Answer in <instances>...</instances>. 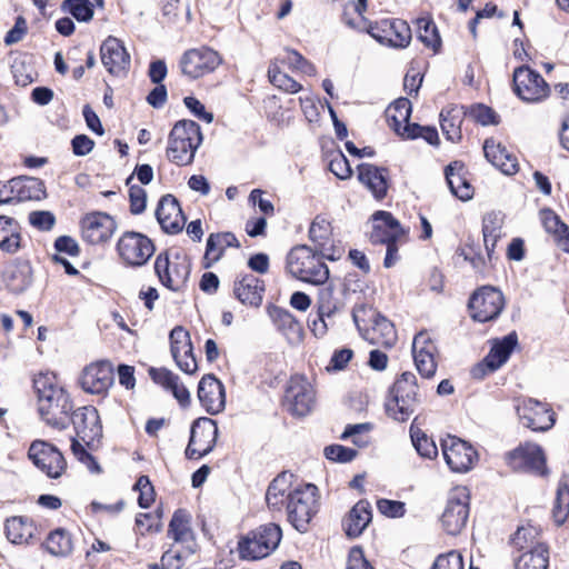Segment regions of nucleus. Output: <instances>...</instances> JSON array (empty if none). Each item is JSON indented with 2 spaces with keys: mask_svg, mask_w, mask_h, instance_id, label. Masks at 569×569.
<instances>
[{
  "mask_svg": "<svg viewBox=\"0 0 569 569\" xmlns=\"http://www.w3.org/2000/svg\"><path fill=\"white\" fill-rule=\"evenodd\" d=\"M38 395V410L42 420L57 429H66L72 402L69 395L58 385L53 373H40L33 380Z\"/></svg>",
  "mask_w": 569,
  "mask_h": 569,
  "instance_id": "obj_1",
  "label": "nucleus"
},
{
  "mask_svg": "<svg viewBox=\"0 0 569 569\" xmlns=\"http://www.w3.org/2000/svg\"><path fill=\"white\" fill-rule=\"evenodd\" d=\"M201 142L199 124L192 120H180L170 131L167 157L178 166L190 164Z\"/></svg>",
  "mask_w": 569,
  "mask_h": 569,
  "instance_id": "obj_2",
  "label": "nucleus"
},
{
  "mask_svg": "<svg viewBox=\"0 0 569 569\" xmlns=\"http://www.w3.org/2000/svg\"><path fill=\"white\" fill-rule=\"evenodd\" d=\"M322 256L308 246H297L287 257V269L295 278L312 284H323L329 278V269Z\"/></svg>",
  "mask_w": 569,
  "mask_h": 569,
  "instance_id": "obj_3",
  "label": "nucleus"
},
{
  "mask_svg": "<svg viewBox=\"0 0 569 569\" xmlns=\"http://www.w3.org/2000/svg\"><path fill=\"white\" fill-rule=\"evenodd\" d=\"M281 538L282 531L278 525H262L239 540V556L243 560L262 559L279 546Z\"/></svg>",
  "mask_w": 569,
  "mask_h": 569,
  "instance_id": "obj_4",
  "label": "nucleus"
},
{
  "mask_svg": "<svg viewBox=\"0 0 569 569\" xmlns=\"http://www.w3.org/2000/svg\"><path fill=\"white\" fill-rule=\"evenodd\" d=\"M391 400L387 402V412L398 421H406L415 412L420 399L415 373L405 371L391 388Z\"/></svg>",
  "mask_w": 569,
  "mask_h": 569,
  "instance_id": "obj_5",
  "label": "nucleus"
},
{
  "mask_svg": "<svg viewBox=\"0 0 569 569\" xmlns=\"http://www.w3.org/2000/svg\"><path fill=\"white\" fill-rule=\"evenodd\" d=\"M318 489L308 483L297 487L288 496L287 516L290 525L299 532H307L311 519L318 511Z\"/></svg>",
  "mask_w": 569,
  "mask_h": 569,
  "instance_id": "obj_6",
  "label": "nucleus"
},
{
  "mask_svg": "<svg viewBox=\"0 0 569 569\" xmlns=\"http://www.w3.org/2000/svg\"><path fill=\"white\" fill-rule=\"evenodd\" d=\"M359 28L385 46L406 48L411 41V29L406 21L400 19H382L376 22L362 19V26Z\"/></svg>",
  "mask_w": 569,
  "mask_h": 569,
  "instance_id": "obj_7",
  "label": "nucleus"
},
{
  "mask_svg": "<svg viewBox=\"0 0 569 569\" xmlns=\"http://www.w3.org/2000/svg\"><path fill=\"white\" fill-rule=\"evenodd\" d=\"M515 409L520 423L532 431L545 432L556 423V413L547 402L533 398H519Z\"/></svg>",
  "mask_w": 569,
  "mask_h": 569,
  "instance_id": "obj_8",
  "label": "nucleus"
},
{
  "mask_svg": "<svg viewBox=\"0 0 569 569\" xmlns=\"http://www.w3.org/2000/svg\"><path fill=\"white\" fill-rule=\"evenodd\" d=\"M316 405V391L311 381L303 375H293L288 381L283 406L293 416L305 417Z\"/></svg>",
  "mask_w": 569,
  "mask_h": 569,
  "instance_id": "obj_9",
  "label": "nucleus"
},
{
  "mask_svg": "<svg viewBox=\"0 0 569 569\" xmlns=\"http://www.w3.org/2000/svg\"><path fill=\"white\" fill-rule=\"evenodd\" d=\"M117 252L126 266H144L154 253V244L146 234L126 231L117 242Z\"/></svg>",
  "mask_w": 569,
  "mask_h": 569,
  "instance_id": "obj_10",
  "label": "nucleus"
},
{
  "mask_svg": "<svg viewBox=\"0 0 569 569\" xmlns=\"http://www.w3.org/2000/svg\"><path fill=\"white\" fill-rule=\"evenodd\" d=\"M190 270V261L184 254L177 253L170 260L167 253H160L154 261V271L160 282L172 291H179L186 286Z\"/></svg>",
  "mask_w": 569,
  "mask_h": 569,
  "instance_id": "obj_11",
  "label": "nucleus"
},
{
  "mask_svg": "<svg viewBox=\"0 0 569 569\" xmlns=\"http://www.w3.org/2000/svg\"><path fill=\"white\" fill-rule=\"evenodd\" d=\"M221 63L220 53L209 47L187 50L180 59L182 73L191 79L212 73Z\"/></svg>",
  "mask_w": 569,
  "mask_h": 569,
  "instance_id": "obj_12",
  "label": "nucleus"
},
{
  "mask_svg": "<svg viewBox=\"0 0 569 569\" xmlns=\"http://www.w3.org/2000/svg\"><path fill=\"white\" fill-rule=\"evenodd\" d=\"M469 518V495L466 488L455 489L445 506L440 517L443 530L451 536L459 535Z\"/></svg>",
  "mask_w": 569,
  "mask_h": 569,
  "instance_id": "obj_13",
  "label": "nucleus"
},
{
  "mask_svg": "<svg viewBox=\"0 0 569 569\" xmlns=\"http://www.w3.org/2000/svg\"><path fill=\"white\" fill-rule=\"evenodd\" d=\"M505 307V298L500 290L483 286L473 292L469 300V309L473 320L487 322L496 319Z\"/></svg>",
  "mask_w": 569,
  "mask_h": 569,
  "instance_id": "obj_14",
  "label": "nucleus"
},
{
  "mask_svg": "<svg viewBox=\"0 0 569 569\" xmlns=\"http://www.w3.org/2000/svg\"><path fill=\"white\" fill-rule=\"evenodd\" d=\"M218 438L217 422L210 418L193 421L189 443L186 449L188 459H199L212 451Z\"/></svg>",
  "mask_w": 569,
  "mask_h": 569,
  "instance_id": "obj_15",
  "label": "nucleus"
},
{
  "mask_svg": "<svg viewBox=\"0 0 569 569\" xmlns=\"http://www.w3.org/2000/svg\"><path fill=\"white\" fill-rule=\"evenodd\" d=\"M513 88L516 94L526 102L542 101L550 93L549 84L541 74L527 66L515 69Z\"/></svg>",
  "mask_w": 569,
  "mask_h": 569,
  "instance_id": "obj_16",
  "label": "nucleus"
},
{
  "mask_svg": "<svg viewBox=\"0 0 569 569\" xmlns=\"http://www.w3.org/2000/svg\"><path fill=\"white\" fill-rule=\"evenodd\" d=\"M28 456L49 478L58 479L67 469V461L61 451L47 441L34 440Z\"/></svg>",
  "mask_w": 569,
  "mask_h": 569,
  "instance_id": "obj_17",
  "label": "nucleus"
},
{
  "mask_svg": "<svg viewBox=\"0 0 569 569\" xmlns=\"http://www.w3.org/2000/svg\"><path fill=\"white\" fill-rule=\"evenodd\" d=\"M442 455L453 472H467L478 461V452L467 441L448 436L441 441Z\"/></svg>",
  "mask_w": 569,
  "mask_h": 569,
  "instance_id": "obj_18",
  "label": "nucleus"
},
{
  "mask_svg": "<svg viewBox=\"0 0 569 569\" xmlns=\"http://www.w3.org/2000/svg\"><path fill=\"white\" fill-rule=\"evenodd\" d=\"M114 381L113 368L109 361H97L87 366L80 377L81 388L93 395L104 393Z\"/></svg>",
  "mask_w": 569,
  "mask_h": 569,
  "instance_id": "obj_19",
  "label": "nucleus"
},
{
  "mask_svg": "<svg viewBox=\"0 0 569 569\" xmlns=\"http://www.w3.org/2000/svg\"><path fill=\"white\" fill-rule=\"evenodd\" d=\"M117 229L113 218L104 212H91L81 220L82 238L88 243L99 244L108 241Z\"/></svg>",
  "mask_w": 569,
  "mask_h": 569,
  "instance_id": "obj_20",
  "label": "nucleus"
},
{
  "mask_svg": "<svg viewBox=\"0 0 569 569\" xmlns=\"http://www.w3.org/2000/svg\"><path fill=\"white\" fill-rule=\"evenodd\" d=\"M71 422L77 437L88 446L102 436L100 417L98 410L92 406H84L74 410Z\"/></svg>",
  "mask_w": 569,
  "mask_h": 569,
  "instance_id": "obj_21",
  "label": "nucleus"
},
{
  "mask_svg": "<svg viewBox=\"0 0 569 569\" xmlns=\"http://www.w3.org/2000/svg\"><path fill=\"white\" fill-rule=\"evenodd\" d=\"M508 465L518 471L541 472L545 468V455L536 443L520 445L507 456Z\"/></svg>",
  "mask_w": 569,
  "mask_h": 569,
  "instance_id": "obj_22",
  "label": "nucleus"
},
{
  "mask_svg": "<svg viewBox=\"0 0 569 569\" xmlns=\"http://www.w3.org/2000/svg\"><path fill=\"white\" fill-rule=\"evenodd\" d=\"M156 217L162 230L176 234L182 231L186 217L176 197L166 194L159 200Z\"/></svg>",
  "mask_w": 569,
  "mask_h": 569,
  "instance_id": "obj_23",
  "label": "nucleus"
},
{
  "mask_svg": "<svg viewBox=\"0 0 569 569\" xmlns=\"http://www.w3.org/2000/svg\"><path fill=\"white\" fill-rule=\"evenodd\" d=\"M198 398L210 415H218L224 409V387L213 375H206L201 378L198 386Z\"/></svg>",
  "mask_w": 569,
  "mask_h": 569,
  "instance_id": "obj_24",
  "label": "nucleus"
},
{
  "mask_svg": "<svg viewBox=\"0 0 569 569\" xmlns=\"http://www.w3.org/2000/svg\"><path fill=\"white\" fill-rule=\"evenodd\" d=\"M100 54L102 64L111 74L119 76L130 66L129 53L122 42L114 37H108L102 42Z\"/></svg>",
  "mask_w": 569,
  "mask_h": 569,
  "instance_id": "obj_25",
  "label": "nucleus"
},
{
  "mask_svg": "<svg viewBox=\"0 0 569 569\" xmlns=\"http://www.w3.org/2000/svg\"><path fill=\"white\" fill-rule=\"evenodd\" d=\"M405 230L399 221L388 211H377L372 216V230L370 241L373 244H385L392 240H399L405 236Z\"/></svg>",
  "mask_w": 569,
  "mask_h": 569,
  "instance_id": "obj_26",
  "label": "nucleus"
},
{
  "mask_svg": "<svg viewBox=\"0 0 569 569\" xmlns=\"http://www.w3.org/2000/svg\"><path fill=\"white\" fill-rule=\"evenodd\" d=\"M264 283L254 274L239 276L233 284L236 298L243 305L258 308L263 299Z\"/></svg>",
  "mask_w": 569,
  "mask_h": 569,
  "instance_id": "obj_27",
  "label": "nucleus"
},
{
  "mask_svg": "<svg viewBox=\"0 0 569 569\" xmlns=\"http://www.w3.org/2000/svg\"><path fill=\"white\" fill-rule=\"evenodd\" d=\"M2 277L6 288L13 295L26 292L33 281L31 264L23 260L7 266Z\"/></svg>",
  "mask_w": 569,
  "mask_h": 569,
  "instance_id": "obj_28",
  "label": "nucleus"
},
{
  "mask_svg": "<svg viewBox=\"0 0 569 569\" xmlns=\"http://www.w3.org/2000/svg\"><path fill=\"white\" fill-rule=\"evenodd\" d=\"M371 313V328L366 330L365 338L371 343L385 348H391L397 341V331L391 321L386 317L369 309Z\"/></svg>",
  "mask_w": 569,
  "mask_h": 569,
  "instance_id": "obj_29",
  "label": "nucleus"
},
{
  "mask_svg": "<svg viewBox=\"0 0 569 569\" xmlns=\"http://www.w3.org/2000/svg\"><path fill=\"white\" fill-rule=\"evenodd\" d=\"M358 179L368 188L372 196L381 200L388 190L387 170L370 163H362L358 167Z\"/></svg>",
  "mask_w": 569,
  "mask_h": 569,
  "instance_id": "obj_30",
  "label": "nucleus"
},
{
  "mask_svg": "<svg viewBox=\"0 0 569 569\" xmlns=\"http://www.w3.org/2000/svg\"><path fill=\"white\" fill-rule=\"evenodd\" d=\"M483 152L486 159L505 174H515L518 171L517 158L495 139L485 141Z\"/></svg>",
  "mask_w": 569,
  "mask_h": 569,
  "instance_id": "obj_31",
  "label": "nucleus"
},
{
  "mask_svg": "<svg viewBox=\"0 0 569 569\" xmlns=\"http://www.w3.org/2000/svg\"><path fill=\"white\" fill-rule=\"evenodd\" d=\"M446 180L451 193L462 201L473 197V187L466 177V169L462 162L453 161L445 170Z\"/></svg>",
  "mask_w": 569,
  "mask_h": 569,
  "instance_id": "obj_32",
  "label": "nucleus"
},
{
  "mask_svg": "<svg viewBox=\"0 0 569 569\" xmlns=\"http://www.w3.org/2000/svg\"><path fill=\"white\" fill-rule=\"evenodd\" d=\"M229 247H240V243L233 233L218 232L209 234L203 257V267L210 268L213 263L219 261L224 250Z\"/></svg>",
  "mask_w": 569,
  "mask_h": 569,
  "instance_id": "obj_33",
  "label": "nucleus"
},
{
  "mask_svg": "<svg viewBox=\"0 0 569 569\" xmlns=\"http://www.w3.org/2000/svg\"><path fill=\"white\" fill-rule=\"evenodd\" d=\"M371 506L367 500L358 501L343 520L346 535L350 538L359 537L371 522Z\"/></svg>",
  "mask_w": 569,
  "mask_h": 569,
  "instance_id": "obj_34",
  "label": "nucleus"
},
{
  "mask_svg": "<svg viewBox=\"0 0 569 569\" xmlns=\"http://www.w3.org/2000/svg\"><path fill=\"white\" fill-rule=\"evenodd\" d=\"M467 109L463 106H448L440 112V126L447 140L458 142L462 138L461 124Z\"/></svg>",
  "mask_w": 569,
  "mask_h": 569,
  "instance_id": "obj_35",
  "label": "nucleus"
},
{
  "mask_svg": "<svg viewBox=\"0 0 569 569\" xmlns=\"http://www.w3.org/2000/svg\"><path fill=\"white\" fill-rule=\"evenodd\" d=\"M293 475L282 472L269 485L266 492V501L271 510L280 511L284 503H288V496L291 495V480Z\"/></svg>",
  "mask_w": 569,
  "mask_h": 569,
  "instance_id": "obj_36",
  "label": "nucleus"
},
{
  "mask_svg": "<svg viewBox=\"0 0 569 569\" xmlns=\"http://www.w3.org/2000/svg\"><path fill=\"white\" fill-rule=\"evenodd\" d=\"M517 345L518 337L516 332H511L500 340H495L490 352L483 360L485 365L489 368V371H496L506 363Z\"/></svg>",
  "mask_w": 569,
  "mask_h": 569,
  "instance_id": "obj_37",
  "label": "nucleus"
},
{
  "mask_svg": "<svg viewBox=\"0 0 569 569\" xmlns=\"http://www.w3.org/2000/svg\"><path fill=\"white\" fill-rule=\"evenodd\" d=\"M331 233L330 222L317 216L310 226L309 238L317 246L320 254L328 259H333V253L330 252L333 249Z\"/></svg>",
  "mask_w": 569,
  "mask_h": 569,
  "instance_id": "obj_38",
  "label": "nucleus"
},
{
  "mask_svg": "<svg viewBox=\"0 0 569 569\" xmlns=\"http://www.w3.org/2000/svg\"><path fill=\"white\" fill-rule=\"evenodd\" d=\"M19 223L10 217L0 216V249L7 253H16L21 247Z\"/></svg>",
  "mask_w": 569,
  "mask_h": 569,
  "instance_id": "obj_39",
  "label": "nucleus"
},
{
  "mask_svg": "<svg viewBox=\"0 0 569 569\" xmlns=\"http://www.w3.org/2000/svg\"><path fill=\"white\" fill-rule=\"evenodd\" d=\"M17 202L28 200H41L46 197L43 182L38 178L17 177L13 178Z\"/></svg>",
  "mask_w": 569,
  "mask_h": 569,
  "instance_id": "obj_40",
  "label": "nucleus"
},
{
  "mask_svg": "<svg viewBox=\"0 0 569 569\" xmlns=\"http://www.w3.org/2000/svg\"><path fill=\"white\" fill-rule=\"evenodd\" d=\"M411 114V103L407 98H399L386 109L388 124L398 134L402 137L403 127L411 124L409 122Z\"/></svg>",
  "mask_w": 569,
  "mask_h": 569,
  "instance_id": "obj_41",
  "label": "nucleus"
},
{
  "mask_svg": "<svg viewBox=\"0 0 569 569\" xmlns=\"http://www.w3.org/2000/svg\"><path fill=\"white\" fill-rule=\"evenodd\" d=\"M549 551L543 543H537L516 561V569H548Z\"/></svg>",
  "mask_w": 569,
  "mask_h": 569,
  "instance_id": "obj_42",
  "label": "nucleus"
},
{
  "mask_svg": "<svg viewBox=\"0 0 569 569\" xmlns=\"http://www.w3.org/2000/svg\"><path fill=\"white\" fill-rule=\"evenodd\" d=\"M34 527L32 521L27 517L16 516L7 519L6 535L13 543H23L33 535Z\"/></svg>",
  "mask_w": 569,
  "mask_h": 569,
  "instance_id": "obj_43",
  "label": "nucleus"
},
{
  "mask_svg": "<svg viewBox=\"0 0 569 569\" xmlns=\"http://www.w3.org/2000/svg\"><path fill=\"white\" fill-rule=\"evenodd\" d=\"M168 536L176 542H190L192 540L190 515L186 510L178 509L174 511L169 523Z\"/></svg>",
  "mask_w": 569,
  "mask_h": 569,
  "instance_id": "obj_44",
  "label": "nucleus"
},
{
  "mask_svg": "<svg viewBox=\"0 0 569 569\" xmlns=\"http://www.w3.org/2000/svg\"><path fill=\"white\" fill-rule=\"evenodd\" d=\"M269 316L274 326L288 338H298L301 333V325L286 309L273 307L269 309Z\"/></svg>",
  "mask_w": 569,
  "mask_h": 569,
  "instance_id": "obj_45",
  "label": "nucleus"
},
{
  "mask_svg": "<svg viewBox=\"0 0 569 569\" xmlns=\"http://www.w3.org/2000/svg\"><path fill=\"white\" fill-rule=\"evenodd\" d=\"M44 546L51 555L60 557L68 556L73 548L70 533L62 528L51 531Z\"/></svg>",
  "mask_w": 569,
  "mask_h": 569,
  "instance_id": "obj_46",
  "label": "nucleus"
},
{
  "mask_svg": "<svg viewBox=\"0 0 569 569\" xmlns=\"http://www.w3.org/2000/svg\"><path fill=\"white\" fill-rule=\"evenodd\" d=\"M343 302L339 296L336 295L335 287L330 283L319 290L318 293V311L321 317H331L337 311L341 310Z\"/></svg>",
  "mask_w": 569,
  "mask_h": 569,
  "instance_id": "obj_47",
  "label": "nucleus"
},
{
  "mask_svg": "<svg viewBox=\"0 0 569 569\" xmlns=\"http://www.w3.org/2000/svg\"><path fill=\"white\" fill-rule=\"evenodd\" d=\"M416 23L418 39L426 47L431 48L437 52L441 46V39L435 22L429 18H419Z\"/></svg>",
  "mask_w": 569,
  "mask_h": 569,
  "instance_id": "obj_48",
  "label": "nucleus"
},
{
  "mask_svg": "<svg viewBox=\"0 0 569 569\" xmlns=\"http://www.w3.org/2000/svg\"><path fill=\"white\" fill-rule=\"evenodd\" d=\"M60 8L78 22H89L94 14L93 4L89 0H63Z\"/></svg>",
  "mask_w": 569,
  "mask_h": 569,
  "instance_id": "obj_49",
  "label": "nucleus"
},
{
  "mask_svg": "<svg viewBox=\"0 0 569 569\" xmlns=\"http://www.w3.org/2000/svg\"><path fill=\"white\" fill-rule=\"evenodd\" d=\"M162 14L168 22H177L183 20L189 22L191 19V10L188 0H164Z\"/></svg>",
  "mask_w": 569,
  "mask_h": 569,
  "instance_id": "obj_50",
  "label": "nucleus"
},
{
  "mask_svg": "<svg viewBox=\"0 0 569 569\" xmlns=\"http://www.w3.org/2000/svg\"><path fill=\"white\" fill-rule=\"evenodd\" d=\"M410 437L412 445L415 446L417 452L428 459H433L438 455V449L435 441L429 438L423 431L419 428H415L412 425L410 428Z\"/></svg>",
  "mask_w": 569,
  "mask_h": 569,
  "instance_id": "obj_51",
  "label": "nucleus"
},
{
  "mask_svg": "<svg viewBox=\"0 0 569 569\" xmlns=\"http://www.w3.org/2000/svg\"><path fill=\"white\" fill-rule=\"evenodd\" d=\"M268 77L270 82L288 93H297L302 89V86L289 77L287 73L280 71L279 67L273 63L268 69Z\"/></svg>",
  "mask_w": 569,
  "mask_h": 569,
  "instance_id": "obj_52",
  "label": "nucleus"
},
{
  "mask_svg": "<svg viewBox=\"0 0 569 569\" xmlns=\"http://www.w3.org/2000/svg\"><path fill=\"white\" fill-rule=\"evenodd\" d=\"M190 335L182 327H176L170 332V349L173 359H180L182 353L191 351Z\"/></svg>",
  "mask_w": 569,
  "mask_h": 569,
  "instance_id": "obj_53",
  "label": "nucleus"
},
{
  "mask_svg": "<svg viewBox=\"0 0 569 569\" xmlns=\"http://www.w3.org/2000/svg\"><path fill=\"white\" fill-rule=\"evenodd\" d=\"M278 60L292 70H298L308 76L316 74L315 66L295 50H286Z\"/></svg>",
  "mask_w": 569,
  "mask_h": 569,
  "instance_id": "obj_54",
  "label": "nucleus"
},
{
  "mask_svg": "<svg viewBox=\"0 0 569 569\" xmlns=\"http://www.w3.org/2000/svg\"><path fill=\"white\" fill-rule=\"evenodd\" d=\"M402 137L409 139L422 138L432 146L439 144V136L435 127H422L418 123L407 124L403 127Z\"/></svg>",
  "mask_w": 569,
  "mask_h": 569,
  "instance_id": "obj_55",
  "label": "nucleus"
},
{
  "mask_svg": "<svg viewBox=\"0 0 569 569\" xmlns=\"http://www.w3.org/2000/svg\"><path fill=\"white\" fill-rule=\"evenodd\" d=\"M552 513L558 526L569 517V487L567 485L559 486Z\"/></svg>",
  "mask_w": 569,
  "mask_h": 569,
  "instance_id": "obj_56",
  "label": "nucleus"
},
{
  "mask_svg": "<svg viewBox=\"0 0 569 569\" xmlns=\"http://www.w3.org/2000/svg\"><path fill=\"white\" fill-rule=\"evenodd\" d=\"M329 170L341 180L350 178L352 173L349 161L341 151L331 154Z\"/></svg>",
  "mask_w": 569,
  "mask_h": 569,
  "instance_id": "obj_57",
  "label": "nucleus"
},
{
  "mask_svg": "<svg viewBox=\"0 0 569 569\" xmlns=\"http://www.w3.org/2000/svg\"><path fill=\"white\" fill-rule=\"evenodd\" d=\"M134 489L139 490L138 503L141 508H149L154 501V489L147 476H140L134 485Z\"/></svg>",
  "mask_w": 569,
  "mask_h": 569,
  "instance_id": "obj_58",
  "label": "nucleus"
},
{
  "mask_svg": "<svg viewBox=\"0 0 569 569\" xmlns=\"http://www.w3.org/2000/svg\"><path fill=\"white\" fill-rule=\"evenodd\" d=\"M323 453L327 459L342 463L352 461L357 456V451L355 449L343 447L341 445L328 446L325 448Z\"/></svg>",
  "mask_w": 569,
  "mask_h": 569,
  "instance_id": "obj_59",
  "label": "nucleus"
},
{
  "mask_svg": "<svg viewBox=\"0 0 569 569\" xmlns=\"http://www.w3.org/2000/svg\"><path fill=\"white\" fill-rule=\"evenodd\" d=\"M503 218L499 212H488L482 219L483 237H501Z\"/></svg>",
  "mask_w": 569,
  "mask_h": 569,
  "instance_id": "obj_60",
  "label": "nucleus"
},
{
  "mask_svg": "<svg viewBox=\"0 0 569 569\" xmlns=\"http://www.w3.org/2000/svg\"><path fill=\"white\" fill-rule=\"evenodd\" d=\"M80 441H81V439H79L78 437L72 438L71 451H72L73 456L80 462L86 465L91 471L99 472L100 466L98 465V462L96 461L93 456L86 450V448L83 447V445Z\"/></svg>",
  "mask_w": 569,
  "mask_h": 569,
  "instance_id": "obj_61",
  "label": "nucleus"
},
{
  "mask_svg": "<svg viewBox=\"0 0 569 569\" xmlns=\"http://www.w3.org/2000/svg\"><path fill=\"white\" fill-rule=\"evenodd\" d=\"M540 219L545 230L552 236L566 231V223L551 209H542Z\"/></svg>",
  "mask_w": 569,
  "mask_h": 569,
  "instance_id": "obj_62",
  "label": "nucleus"
},
{
  "mask_svg": "<svg viewBox=\"0 0 569 569\" xmlns=\"http://www.w3.org/2000/svg\"><path fill=\"white\" fill-rule=\"evenodd\" d=\"M432 569H463L462 556L456 550L440 555L435 560Z\"/></svg>",
  "mask_w": 569,
  "mask_h": 569,
  "instance_id": "obj_63",
  "label": "nucleus"
},
{
  "mask_svg": "<svg viewBox=\"0 0 569 569\" xmlns=\"http://www.w3.org/2000/svg\"><path fill=\"white\" fill-rule=\"evenodd\" d=\"M182 566L183 560L181 553L170 549L162 555L160 563L149 565L148 569H181Z\"/></svg>",
  "mask_w": 569,
  "mask_h": 569,
  "instance_id": "obj_64",
  "label": "nucleus"
}]
</instances>
